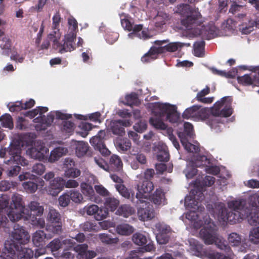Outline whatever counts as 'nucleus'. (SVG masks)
I'll return each instance as SVG.
<instances>
[{
	"label": "nucleus",
	"instance_id": "10",
	"mask_svg": "<svg viewBox=\"0 0 259 259\" xmlns=\"http://www.w3.org/2000/svg\"><path fill=\"white\" fill-rule=\"evenodd\" d=\"M156 228L158 232L156 235L157 242L160 244L168 243L172 234L170 226L163 223H159L156 225Z\"/></svg>",
	"mask_w": 259,
	"mask_h": 259
},
{
	"label": "nucleus",
	"instance_id": "2",
	"mask_svg": "<svg viewBox=\"0 0 259 259\" xmlns=\"http://www.w3.org/2000/svg\"><path fill=\"white\" fill-rule=\"evenodd\" d=\"M49 37L53 41L54 49L58 50V52L61 54L71 52L76 48L74 42L76 34L75 32H69L65 35L64 38L61 42L59 41L60 37V33L59 30H58V33L54 31V34L50 33L49 35Z\"/></svg>",
	"mask_w": 259,
	"mask_h": 259
},
{
	"label": "nucleus",
	"instance_id": "13",
	"mask_svg": "<svg viewBox=\"0 0 259 259\" xmlns=\"http://www.w3.org/2000/svg\"><path fill=\"white\" fill-rule=\"evenodd\" d=\"M49 149L44 144L37 143L34 144V146L29 148L27 150V153L32 158L39 160L45 159V155L49 152Z\"/></svg>",
	"mask_w": 259,
	"mask_h": 259
},
{
	"label": "nucleus",
	"instance_id": "47",
	"mask_svg": "<svg viewBox=\"0 0 259 259\" xmlns=\"http://www.w3.org/2000/svg\"><path fill=\"white\" fill-rule=\"evenodd\" d=\"M212 71L215 74L221 75L222 76L226 77L227 78H234L236 77L237 73V69L236 68H233L231 70L226 72L224 71L219 70L216 68H212Z\"/></svg>",
	"mask_w": 259,
	"mask_h": 259
},
{
	"label": "nucleus",
	"instance_id": "11",
	"mask_svg": "<svg viewBox=\"0 0 259 259\" xmlns=\"http://www.w3.org/2000/svg\"><path fill=\"white\" fill-rule=\"evenodd\" d=\"M191 194L192 196L186 197L185 205L187 209H198L199 203L204 198V195L200 190H192Z\"/></svg>",
	"mask_w": 259,
	"mask_h": 259
},
{
	"label": "nucleus",
	"instance_id": "4",
	"mask_svg": "<svg viewBox=\"0 0 259 259\" xmlns=\"http://www.w3.org/2000/svg\"><path fill=\"white\" fill-rule=\"evenodd\" d=\"M187 15L182 19L181 23L187 29H192L195 26H199L202 23L201 15L198 9L186 7Z\"/></svg>",
	"mask_w": 259,
	"mask_h": 259
},
{
	"label": "nucleus",
	"instance_id": "56",
	"mask_svg": "<svg viewBox=\"0 0 259 259\" xmlns=\"http://www.w3.org/2000/svg\"><path fill=\"white\" fill-rule=\"evenodd\" d=\"M73 247H69L68 246L67 248H64L63 252L60 254L59 253L55 257H58V259H73L74 254L70 251V249Z\"/></svg>",
	"mask_w": 259,
	"mask_h": 259
},
{
	"label": "nucleus",
	"instance_id": "20",
	"mask_svg": "<svg viewBox=\"0 0 259 259\" xmlns=\"http://www.w3.org/2000/svg\"><path fill=\"white\" fill-rule=\"evenodd\" d=\"M216 28L213 25H203L201 28H195L194 32L202 38L210 39L215 34Z\"/></svg>",
	"mask_w": 259,
	"mask_h": 259
},
{
	"label": "nucleus",
	"instance_id": "37",
	"mask_svg": "<svg viewBox=\"0 0 259 259\" xmlns=\"http://www.w3.org/2000/svg\"><path fill=\"white\" fill-rule=\"evenodd\" d=\"M108 165L109 168H110L114 171H118L122 168V162L118 156L113 155L109 159Z\"/></svg>",
	"mask_w": 259,
	"mask_h": 259
},
{
	"label": "nucleus",
	"instance_id": "6",
	"mask_svg": "<svg viewBox=\"0 0 259 259\" xmlns=\"http://www.w3.org/2000/svg\"><path fill=\"white\" fill-rule=\"evenodd\" d=\"M194 165L196 167H205V171L213 175H217L220 172V169L219 166H209L210 160L205 155H197L194 156Z\"/></svg>",
	"mask_w": 259,
	"mask_h": 259
},
{
	"label": "nucleus",
	"instance_id": "51",
	"mask_svg": "<svg viewBox=\"0 0 259 259\" xmlns=\"http://www.w3.org/2000/svg\"><path fill=\"white\" fill-rule=\"evenodd\" d=\"M28 207L30 210L34 212V214L37 216H40L43 213L44 207L37 202L31 201L29 204Z\"/></svg>",
	"mask_w": 259,
	"mask_h": 259
},
{
	"label": "nucleus",
	"instance_id": "36",
	"mask_svg": "<svg viewBox=\"0 0 259 259\" xmlns=\"http://www.w3.org/2000/svg\"><path fill=\"white\" fill-rule=\"evenodd\" d=\"M160 50L161 49H160ZM159 52H160L159 49H157V47H152L149 51L141 58V61L144 63H148L154 60L157 58Z\"/></svg>",
	"mask_w": 259,
	"mask_h": 259
},
{
	"label": "nucleus",
	"instance_id": "44",
	"mask_svg": "<svg viewBox=\"0 0 259 259\" xmlns=\"http://www.w3.org/2000/svg\"><path fill=\"white\" fill-rule=\"evenodd\" d=\"M164 200V194L161 188L156 189L153 194L151 200L156 205H160Z\"/></svg>",
	"mask_w": 259,
	"mask_h": 259
},
{
	"label": "nucleus",
	"instance_id": "3",
	"mask_svg": "<svg viewBox=\"0 0 259 259\" xmlns=\"http://www.w3.org/2000/svg\"><path fill=\"white\" fill-rule=\"evenodd\" d=\"M25 207L22 197L18 194H14L12 197V201L7 209V214L9 219L12 222L19 221L24 218L28 219L30 216L24 217Z\"/></svg>",
	"mask_w": 259,
	"mask_h": 259
},
{
	"label": "nucleus",
	"instance_id": "31",
	"mask_svg": "<svg viewBox=\"0 0 259 259\" xmlns=\"http://www.w3.org/2000/svg\"><path fill=\"white\" fill-rule=\"evenodd\" d=\"M115 188L119 193L124 198L130 199L133 203H136V197L134 196V193L131 194L129 190L123 184H119L115 185Z\"/></svg>",
	"mask_w": 259,
	"mask_h": 259
},
{
	"label": "nucleus",
	"instance_id": "23",
	"mask_svg": "<svg viewBox=\"0 0 259 259\" xmlns=\"http://www.w3.org/2000/svg\"><path fill=\"white\" fill-rule=\"evenodd\" d=\"M132 31V32L129 33L127 35L128 37L130 38L134 39L135 37H137L140 39L145 40L150 38V35L148 30H143V24L135 25L134 28Z\"/></svg>",
	"mask_w": 259,
	"mask_h": 259
},
{
	"label": "nucleus",
	"instance_id": "32",
	"mask_svg": "<svg viewBox=\"0 0 259 259\" xmlns=\"http://www.w3.org/2000/svg\"><path fill=\"white\" fill-rule=\"evenodd\" d=\"M169 19L170 16L168 14L159 11L154 18L155 26L156 28H162Z\"/></svg>",
	"mask_w": 259,
	"mask_h": 259
},
{
	"label": "nucleus",
	"instance_id": "41",
	"mask_svg": "<svg viewBox=\"0 0 259 259\" xmlns=\"http://www.w3.org/2000/svg\"><path fill=\"white\" fill-rule=\"evenodd\" d=\"M89 149V146L87 142H78L75 148V153L77 157H81L87 153Z\"/></svg>",
	"mask_w": 259,
	"mask_h": 259
},
{
	"label": "nucleus",
	"instance_id": "21",
	"mask_svg": "<svg viewBox=\"0 0 259 259\" xmlns=\"http://www.w3.org/2000/svg\"><path fill=\"white\" fill-rule=\"evenodd\" d=\"M20 245L16 243L14 240H7L5 242L3 253L8 257L13 258L20 249Z\"/></svg>",
	"mask_w": 259,
	"mask_h": 259
},
{
	"label": "nucleus",
	"instance_id": "26",
	"mask_svg": "<svg viewBox=\"0 0 259 259\" xmlns=\"http://www.w3.org/2000/svg\"><path fill=\"white\" fill-rule=\"evenodd\" d=\"M12 42L9 36H3L0 38V48L2 50V54L9 56L11 53Z\"/></svg>",
	"mask_w": 259,
	"mask_h": 259
},
{
	"label": "nucleus",
	"instance_id": "15",
	"mask_svg": "<svg viewBox=\"0 0 259 259\" xmlns=\"http://www.w3.org/2000/svg\"><path fill=\"white\" fill-rule=\"evenodd\" d=\"M200 235L206 244H212L216 242L217 239L216 230L210 225L200 230Z\"/></svg>",
	"mask_w": 259,
	"mask_h": 259
},
{
	"label": "nucleus",
	"instance_id": "53",
	"mask_svg": "<svg viewBox=\"0 0 259 259\" xmlns=\"http://www.w3.org/2000/svg\"><path fill=\"white\" fill-rule=\"evenodd\" d=\"M157 158L160 161L166 162L169 160V154L166 146L162 147L161 150H159L157 155Z\"/></svg>",
	"mask_w": 259,
	"mask_h": 259
},
{
	"label": "nucleus",
	"instance_id": "17",
	"mask_svg": "<svg viewBox=\"0 0 259 259\" xmlns=\"http://www.w3.org/2000/svg\"><path fill=\"white\" fill-rule=\"evenodd\" d=\"M132 123V121L128 119L112 121L110 123V128L113 134L123 136L125 134L124 127L131 126Z\"/></svg>",
	"mask_w": 259,
	"mask_h": 259
},
{
	"label": "nucleus",
	"instance_id": "25",
	"mask_svg": "<svg viewBox=\"0 0 259 259\" xmlns=\"http://www.w3.org/2000/svg\"><path fill=\"white\" fill-rule=\"evenodd\" d=\"M46 231L48 235V238H52L56 235H59L62 233V223H51L48 224L46 227Z\"/></svg>",
	"mask_w": 259,
	"mask_h": 259
},
{
	"label": "nucleus",
	"instance_id": "7",
	"mask_svg": "<svg viewBox=\"0 0 259 259\" xmlns=\"http://www.w3.org/2000/svg\"><path fill=\"white\" fill-rule=\"evenodd\" d=\"M135 204L140 206L137 212L138 217L140 220L147 221L154 218L155 210L153 205L148 200H146L143 203Z\"/></svg>",
	"mask_w": 259,
	"mask_h": 259
},
{
	"label": "nucleus",
	"instance_id": "38",
	"mask_svg": "<svg viewBox=\"0 0 259 259\" xmlns=\"http://www.w3.org/2000/svg\"><path fill=\"white\" fill-rule=\"evenodd\" d=\"M229 99V97H224L222 98L220 101L217 102L211 109V113L212 116L215 117H219V115L221 112L222 107L225 105L227 101Z\"/></svg>",
	"mask_w": 259,
	"mask_h": 259
},
{
	"label": "nucleus",
	"instance_id": "63",
	"mask_svg": "<svg viewBox=\"0 0 259 259\" xmlns=\"http://www.w3.org/2000/svg\"><path fill=\"white\" fill-rule=\"evenodd\" d=\"M70 200H72L75 203H79L82 200V196L78 191L71 190L68 192Z\"/></svg>",
	"mask_w": 259,
	"mask_h": 259
},
{
	"label": "nucleus",
	"instance_id": "33",
	"mask_svg": "<svg viewBox=\"0 0 259 259\" xmlns=\"http://www.w3.org/2000/svg\"><path fill=\"white\" fill-rule=\"evenodd\" d=\"M45 239H49L48 238L47 234L44 231H37L33 234L32 242L37 247L42 246L45 244Z\"/></svg>",
	"mask_w": 259,
	"mask_h": 259
},
{
	"label": "nucleus",
	"instance_id": "40",
	"mask_svg": "<svg viewBox=\"0 0 259 259\" xmlns=\"http://www.w3.org/2000/svg\"><path fill=\"white\" fill-rule=\"evenodd\" d=\"M116 230L118 234L126 236L131 235L134 231V228L127 224L118 225Z\"/></svg>",
	"mask_w": 259,
	"mask_h": 259
},
{
	"label": "nucleus",
	"instance_id": "49",
	"mask_svg": "<svg viewBox=\"0 0 259 259\" xmlns=\"http://www.w3.org/2000/svg\"><path fill=\"white\" fill-rule=\"evenodd\" d=\"M80 186L82 193L89 197L90 199H93L95 192L92 186L86 183H81Z\"/></svg>",
	"mask_w": 259,
	"mask_h": 259
},
{
	"label": "nucleus",
	"instance_id": "43",
	"mask_svg": "<svg viewBox=\"0 0 259 259\" xmlns=\"http://www.w3.org/2000/svg\"><path fill=\"white\" fill-rule=\"evenodd\" d=\"M186 218L188 220L194 222L196 227H200L203 222L199 219L198 212L195 210H190L186 214Z\"/></svg>",
	"mask_w": 259,
	"mask_h": 259
},
{
	"label": "nucleus",
	"instance_id": "24",
	"mask_svg": "<svg viewBox=\"0 0 259 259\" xmlns=\"http://www.w3.org/2000/svg\"><path fill=\"white\" fill-rule=\"evenodd\" d=\"M168 40H156L154 41V44L157 46H159V47H157V49H161L159 50L160 52L159 54H162L165 53V52H174L178 50L179 48V45L178 42H170L168 44L164 46V47H161L163 44L167 42Z\"/></svg>",
	"mask_w": 259,
	"mask_h": 259
},
{
	"label": "nucleus",
	"instance_id": "55",
	"mask_svg": "<svg viewBox=\"0 0 259 259\" xmlns=\"http://www.w3.org/2000/svg\"><path fill=\"white\" fill-rule=\"evenodd\" d=\"M249 238L252 243L256 244H259V226L250 230Z\"/></svg>",
	"mask_w": 259,
	"mask_h": 259
},
{
	"label": "nucleus",
	"instance_id": "19",
	"mask_svg": "<svg viewBox=\"0 0 259 259\" xmlns=\"http://www.w3.org/2000/svg\"><path fill=\"white\" fill-rule=\"evenodd\" d=\"M132 240L134 243L139 246H144V249L146 251H151L153 250L155 247L152 241H150L147 244L148 240L147 237L141 233H136L133 236Z\"/></svg>",
	"mask_w": 259,
	"mask_h": 259
},
{
	"label": "nucleus",
	"instance_id": "50",
	"mask_svg": "<svg viewBox=\"0 0 259 259\" xmlns=\"http://www.w3.org/2000/svg\"><path fill=\"white\" fill-rule=\"evenodd\" d=\"M80 228L85 232H97L99 230V227L96 223L89 221H87L81 224Z\"/></svg>",
	"mask_w": 259,
	"mask_h": 259
},
{
	"label": "nucleus",
	"instance_id": "29",
	"mask_svg": "<svg viewBox=\"0 0 259 259\" xmlns=\"http://www.w3.org/2000/svg\"><path fill=\"white\" fill-rule=\"evenodd\" d=\"M106 136V132L105 130H100L95 136L93 137L90 140L91 144L97 149L100 146H103L105 144V137Z\"/></svg>",
	"mask_w": 259,
	"mask_h": 259
},
{
	"label": "nucleus",
	"instance_id": "58",
	"mask_svg": "<svg viewBox=\"0 0 259 259\" xmlns=\"http://www.w3.org/2000/svg\"><path fill=\"white\" fill-rule=\"evenodd\" d=\"M183 142V147H184L185 149L188 152L198 153L200 151V148L199 146L192 144L189 141L186 143L184 141Z\"/></svg>",
	"mask_w": 259,
	"mask_h": 259
},
{
	"label": "nucleus",
	"instance_id": "12",
	"mask_svg": "<svg viewBox=\"0 0 259 259\" xmlns=\"http://www.w3.org/2000/svg\"><path fill=\"white\" fill-rule=\"evenodd\" d=\"M201 106L198 105V113L197 114V120H204L208 119L207 123L211 128L216 129L220 123V120L213 116H209V110L207 108L200 109Z\"/></svg>",
	"mask_w": 259,
	"mask_h": 259
},
{
	"label": "nucleus",
	"instance_id": "60",
	"mask_svg": "<svg viewBox=\"0 0 259 259\" xmlns=\"http://www.w3.org/2000/svg\"><path fill=\"white\" fill-rule=\"evenodd\" d=\"M108 215V210L105 208L99 207L98 211L96 213L94 218L97 221H101L106 219Z\"/></svg>",
	"mask_w": 259,
	"mask_h": 259
},
{
	"label": "nucleus",
	"instance_id": "61",
	"mask_svg": "<svg viewBox=\"0 0 259 259\" xmlns=\"http://www.w3.org/2000/svg\"><path fill=\"white\" fill-rule=\"evenodd\" d=\"M0 121L2 122V125L5 127H10L13 124L12 118L9 114H6L0 117Z\"/></svg>",
	"mask_w": 259,
	"mask_h": 259
},
{
	"label": "nucleus",
	"instance_id": "45",
	"mask_svg": "<svg viewBox=\"0 0 259 259\" xmlns=\"http://www.w3.org/2000/svg\"><path fill=\"white\" fill-rule=\"evenodd\" d=\"M231 103L232 99L229 97V99L227 101L223 108L222 109L219 117H228L232 114L233 110L231 106Z\"/></svg>",
	"mask_w": 259,
	"mask_h": 259
},
{
	"label": "nucleus",
	"instance_id": "18",
	"mask_svg": "<svg viewBox=\"0 0 259 259\" xmlns=\"http://www.w3.org/2000/svg\"><path fill=\"white\" fill-rule=\"evenodd\" d=\"M54 119V115L49 113L47 116H39L38 117L34 118L33 121L37 123L35 125V128L37 131H45L48 127L50 126Z\"/></svg>",
	"mask_w": 259,
	"mask_h": 259
},
{
	"label": "nucleus",
	"instance_id": "42",
	"mask_svg": "<svg viewBox=\"0 0 259 259\" xmlns=\"http://www.w3.org/2000/svg\"><path fill=\"white\" fill-rule=\"evenodd\" d=\"M47 220L51 223H62L60 214L57 210L53 208H49Z\"/></svg>",
	"mask_w": 259,
	"mask_h": 259
},
{
	"label": "nucleus",
	"instance_id": "9",
	"mask_svg": "<svg viewBox=\"0 0 259 259\" xmlns=\"http://www.w3.org/2000/svg\"><path fill=\"white\" fill-rule=\"evenodd\" d=\"M13 228L10 240H14L16 243L20 245L26 244L29 241L30 236L24 228L18 224H15Z\"/></svg>",
	"mask_w": 259,
	"mask_h": 259
},
{
	"label": "nucleus",
	"instance_id": "30",
	"mask_svg": "<svg viewBox=\"0 0 259 259\" xmlns=\"http://www.w3.org/2000/svg\"><path fill=\"white\" fill-rule=\"evenodd\" d=\"M210 93V88L206 86L202 90L198 92L195 98L196 100L200 103L204 104H210L214 100L213 97H205V96Z\"/></svg>",
	"mask_w": 259,
	"mask_h": 259
},
{
	"label": "nucleus",
	"instance_id": "57",
	"mask_svg": "<svg viewBox=\"0 0 259 259\" xmlns=\"http://www.w3.org/2000/svg\"><path fill=\"white\" fill-rule=\"evenodd\" d=\"M121 24L124 30L129 32H131L134 29V25H135L134 22L130 20L126 17L121 19Z\"/></svg>",
	"mask_w": 259,
	"mask_h": 259
},
{
	"label": "nucleus",
	"instance_id": "59",
	"mask_svg": "<svg viewBox=\"0 0 259 259\" xmlns=\"http://www.w3.org/2000/svg\"><path fill=\"white\" fill-rule=\"evenodd\" d=\"M228 241L232 246H237L241 241L240 236L236 233H232L228 236Z\"/></svg>",
	"mask_w": 259,
	"mask_h": 259
},
{
	"label": "nucleus",
	"instance_id": "1",
	"mask_svg": "<svg viewBox=\"0 0 259 259\" xmlns=\"http://www.w3.org/2000/svg\"><path fill=\"white\" fill-rule=\"evenodd\" d=\"M24 144L20 138L14 139L7 149L0 150V157L8 159L5 162L8 164L26 165L28 163L27 160L21 156V147Z\"/></svg>",
	"mask_w": 259,
	"mask_h": 259
},
{
	"label": "nucleus",
	"instance_id": "46",
	"mask_svg": "<svg viewBox=\"0 0 259 259\" xmlns=\"http://www.w3.org/2000/svg\"><path fill=\"white\" fill-rule=\"evenodd\" d=\"M149 123L156 129L164 130L167 128V125L163 122L161 117H151Z\"/></svg>",
	"mask_w": 259,
	"mask_h": 259
},
{
	"label": "nucleus",
	"instance_id": "28",
	"mask_svg": "<svg viewBox=\"0 0 259 259\" xmlns=\"http://www.w3.org/2000/svg\"><path fill=\"white\" fill-rule=\"evenodd\" d=\"M238 82L243 85L249 86L252 85L253 87H259V78L256 79L254 77L253 78L248 74H245L241 76H238L237 78Z\"/></svg>",
	"mask_w": 259,
	"mask_h": 259
},
{
	"label": "nucleus",
	"instance_id": "14",
	"mask_svg": "<svg viewBox=\"0 0 259 259\" xmlns=\"http://www.w3.org/2000/svg\"><path fill=\"white\" fill-rule=\"evenodd\" d=\"M74 244V242L71 239H65L61 242V239L57 238L52 240L47 245V247L51 250L53 255L56 256L59 254L58 251L62 247V244L68 245L69 247H73Z\"/></svg>",
	"mask_w": 259,
	"mask_h": 259
},
{
	"label": "nucleus",
	"instance_id": "64",
	"mask_svg": "<svg viewBox=\"0 0 259 259\" xmlns=\"http://www.w3.org/2000/svg\"><path fill=\"white\" fill-rule=\"evenodd\" d=\"M59 204L62 207H66L68 205L70 202V197L69 196L68 193H65L61 195L59 199Z\"/></svg>",
	"mask_w": 259,
	"mask_h": 259
},
{
	"label": "nucleus",
	"instance_id": "27",
	"mask_svg": "<svg viewBox=\"0 0 259 259\" xmlns=\"http://www.w3.org/2000/svg\"><path fill=\"white\" fill-rule=\"evenodd\" d=\"M68 152L66 148L58 147L54 149L51 152L48 160L50 162H54L58 160L60 157L65 155Z\"/></svg>",
	"mask_w": 259,
	"mask_h": 259
},
{
	"label": "nucleus",
	"instance_id": "8",
	"mask_svg": "<svg viewBox=\"0 0 259 259\" xmlns=\"http://www.w3.org/2000/svg\"><path fill=\"white\" fill-rule=\"evenodd\" d=\"M19 179L21 181H26L23 183L22 186L27 192L32 193L37 190L38 178L36 176L26 172L20 175Z\"/></svg>",
	"mask_w": 259,
	"mask_h": 259
},
{
	"label": "nucleus",
	"instance_id": "62",
	"mask_svg": "<svg viewBox=\"0 0 259 259\" xmlns=\"http://www.w3.org/2000/svg\"><path fill=\"white\" fill-rule=\"evenodd\" d=\"M100 240L104 243L107 244H112L117 242L116 238H113L110 235L103 233L99 234Z\"/></svg>",
	"mask_w": 259,
	"mask_h": 259
},
{
	"label": "nucleus",
	"instance_id": "39",
	"mask_svg": "<svg viewBox=\"0 0 259 259\" xmlns=\"http://www.w3.org/2000/svg\"><path fill=\"white\" fill-rule=\"evenodd\" d=\"M198 105H193L187 108L183 113L182 117L184 119H192L197 120V114L198 113Z\"/></svg>",
	"mask_w": 259,
	"mask_h": 259
},
{
	"label": "nucleus",
	"instance_id": "54",
	"mask_svg": "<svg viewBox=\"0 0 259 259\" xmlns=\"http://www.w3.org/2000/svg\"><path fill=\"white\" fill-rule=\"evenodd\" d=\"M81 174V171L75 167L66 169L64 171V176L67 178H76Z\"/></svg>",
	"mask_w": 259,
	"mask_h": 259
},
{
	"label": "nucleus",
	"instance_id": "16",
	"mask_svg": "<svg viewBox=\"0 0 259 259\" xmlns=\"http://www.w3.org/2000/svg\"><path fill=\"white\" fill-rule=\"evenodd\" d=\"M162 114H166L167 119L171 123H176L178 121L179 115L177 111V107L168 104H162L159 106Z\"/></svg>",
	"mask_w": 259,
	"mask_h": 259
},
{
	"label": "nucleus",
	"instance_id": "48",
	"mask_svg": "<svg viewBox=\"0 0 259 259\" xmlns=\"http://www.w3.org/2000/svg\"><path fill=\"white\" fill-rule=\"evenodd\" d=\"M205 44V41L203 40L195 42L194 44V51L195 56L198 57L203 56Z\"/></svg>",
	"mask_w": 259,
	"mask_h": 259
},
{
	"label": "nucleus",
	"instance_id": "52",
	"mask_svg": "<svg viewBox=\"0 0 259 259\" xmlns=\"http://www.w3.org/2000/svg\"><path fill=\"white\" fill-rule=\"evenodd\" d=\"M125 104L132 106L133 105H138L139 104V101L138 95L135 93H132L127 95L125 97Z\"/></svg>",
	"mask_w": 259,
	"mask_h": 259
},
{
	"label": "nucleus",
	"instance_id": "35",
	"mask_svg": "<svg viewBox=\"0 0 259 259\" xmlns=\"http://www.w3.org/2000/svg\"><path fill=\"white\" fill-rule=\"evenodd\" d=\"M120 201L114 197H107L105 198L104 205L108 211L114 212L119 207Z\"/></svg>",
	"mask_w": 259,
	"mask_h": 259
},
{
	"label": "nucleus",
	"instance_id": "22",
	"mask_svg": "<svg viewBox=\"0 0 259 259\" xmlns=\"http://www.w3.org/2000/svg\"><path fill=\"white\" fill-rule=\"evenodd\" d=\"M65 185V180L62 178L57 177L50 183L49 188V193L54 196L58 194L64 189Z\"/></svg>",
	"mask_w": 259,
	"mask_h": 259
},
{
	"label": "nucleus",
	"instance_id": "34",
	"mask_svg": "<svg viewBox=\"0 0 259 259\" xmlns=\"http://www.w3.org/2000/svg\"><path fill=\"white\" fill-rule=\"evenodd\" d=\"M135 212V208L128 204L121 205L115 211V214L124 218H128Z\"/></svg>",
	"mask_w": 259,
	"mask_h": 259
},
{
	"label": "nucleus",
	"instance_id": "5",
	"mask_svg": "<svg viewBox=\"0 0 259 259\" xmlns=\"http://www.w3.org/2000/svg\"><path fill=\"white\" fill-rule=\"evenodd\" d=\"M137 189L136 203H143L149 199V195L153 190L154 185L151 181L144 180L137 185Z\"/></svg>",
	"mask_w": 259,
	"mask_h": 259
}]
</instances>
